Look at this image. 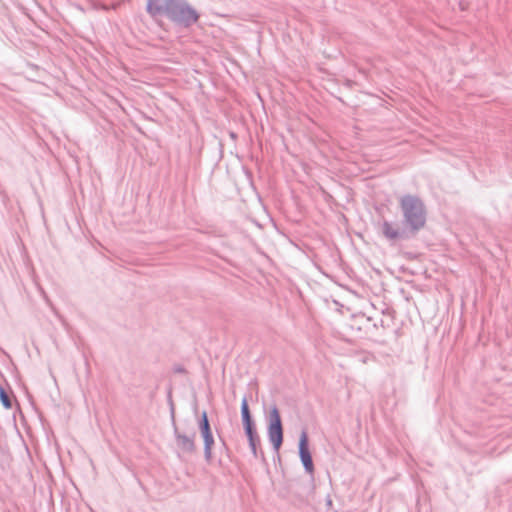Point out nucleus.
Returning <instances> with one entry per match:
<instances>
[{"label": "nucleus", "instance_id": "nucleus-1", "mask_svg": "<svg viewBox=\"0 0 512 512\" xmlns=\"http://www.w3.org/2000/svg\"><path fill=\"white\" fill-rule=\"evenodd\" d=\"M399 208L402 214L400 223L384 220L381 224V234L390 245L415 239L427 223V209L418 195H402Z\"/></svg>", "mask_w": 512, "mask_h": 512}, {"label": "nucleus", "instance_id": "nucleus-2", "mask_svg": "<svg viewBox=\"0 0 512 512\" xmlns=\"http://www.w3.org/2000/svg\"><path fill=\"white\" fill-rule=\"evenodd\" d=\"M167 19L175 26L188 29L200 19V13L187 0H169Z\"/></svg>", "mask_w": 512, "mask_h": 512}, {"label": "nucleus", "instance_id": "nucleus-3", "mask_svg": "<svg viewBox=\"0 0 512 512\" xmlns=\"http://www.w3.org/2000/svg\"><path fill=\"white\" fill-rule=\"evenodd\" d=\"M267 436L273 450L278 453L284 440L283 423L276 404L269 407L267 416Z\"/></svg>", "mask_w": 512, "mask_h": 512}, {"label": "nucleus", "instance_id": "nucleus-4", "mask_svg": "<svg viewBox=\"0 0 512 512\" xmlns=\"http://www.w3.org/2000/svg\"><path fill=\"white\" fill-rule=\"evenodd\" d=\"M198 429L203 439L204 459L207 463H211L213 459V447L215 439L212 432L210 420L207 411L203 410L197 421Z\"/></svg>", "mask_w": 512, "mask_h": 512}, {"label": "nucleus", "instance_id": "nucleus-5", "mask_svg": "<svg viewBox=\"0 0 512 512\" xmlns=\"http://www.w3.org/2000/svg\"><path fill=\"white\" fill-rule=\"evenodd\" d=\"M298 455L304 471L309 476H314L315 466L310 450L309 437L306 430H302L298 441Z\"/></svg>", "mask_w": 512, "mask_h": 512}, {"label": "nucleus", "instance_id": "nucleus-6", "mask_svg": "<svg viewBox=\"0 0 512 512\" xmlns=\"http://www.w3.org/2000/svg\"><path fill=\"white\" fill-rule=\"evenodd\" d=\"M290 493L297 498L299 503H305L308 501L310 495L315 490V478L309 476V479L303 481L302 479H296L289 483Z\"/></svg>", "mask_w": 512, "mask_h": 512}, {"label": "nucleus", "instance_id": "nucleus-7", "mask_svg": "<svg viewBox=\"0 0 512 512\" xmlns=\"http://www.w3.org/2000/svg\"><path fill=\"white\" fill-rule=\"evenodd\" d=\"M172 427L177 447L184 453L193 454L196 451V433L192 432L190 435L181 433L176 423H174V426Z\"/></svg>", "mask_w": 512, "mask_h": 512}, {"label": "nucleus", "instance_id": "nucleus-8", "mask_svg": "<svg viewBox=\"0 0 512 512\" xmlns=\"http://www.w3.org/2000/svg\"><path fill=\"white\" fill-rule=\"evenodd\" d=\"M169 0H147L146 12L153 18L160 16L168 17Z\"/></svg>", "mask_w": 512, "mask_h": 512}, {"label": "nucleus", "instance_id": "nucleus-9", "mask_svg": "<svg viewBox=\"0 0 512 512\" xmlns=\"http://www.w3.org/2000/svg\"><path fill=\"white\" fill-rule=\"evenodd\" d=\"M241 421L243 429L256 427V422L250 411L247 396L245 395L241 400L240 405Z\"/></svg>", "mask_w": 512, "mask_h": 512}, {"label": "nucleus", "instance_id": "nucleus-10", "mask_svg": "<svg viewBox=\"0 0 512 512\" xmlns=\"http://www.w3.org/2000/svg\"><path fill=\"white\" fill-rule=\"evenodd\" d=\"M247 442H248V446H249V448L251 450V453H252L253 457L255 459H258L259 457L264 459V453L260 449V447H261V439H260V437L254 438V439H250Z\"/></svg>", "mask_w": 512, "mask_h": 512}, {"label": "nucleus", "instance_id": "nucleus-11", "mask_svg": "<svg viewBox=\"0 0 512 512\" xmlns=\"http://www.w3.org/2000/svg\"><path fill=\"white\" fill-rule=\"evenodd\" d=\"M167 402H168V405H169L171 424H172V426H174V423H176V419H175V406H174V402H173V399H172L171 391H169L168 394H167Z\"/></svg>", "mask_w": 512, "mask_h": 512}, {"label": "nucleus", "instance_id": "nucleus-12", "mask_svg": "<svg viewBox=\"0 0 512 512\" xmlns=\"http://www.w3.org/2000/svg\"><path fill=\"white\" fill-rule=\"evenodd\" d=\"M244 431V434L247 438V441L250 440V439H254V438H258L260 437L259 434H258V431H257V427H254V428H246V429H243Z\"/></svg>", "mask_w": 512, "mask_h": 512}, {"label": "nucleus", "instance_id": "nucleus-13", "mask_svg": "<svg viewBox=\"0 0 512 512\" xmlns=\"http://www.w3.org/2000/svg\"><path fill=\"white\" fill-rule=\"evenodd\" d=\"M362 318H365V320L368 322V323H371L372 327L377 329L378 328V325H381L383 326V319L380 318L379 321H373V319L371 317H366L365 315L362 316Z\"/></svg>", "mask_w": 512, "mask_h": 512}, {"label": "nucleus", "instance_id": "nucleus-14", "mask_svg": "<svg viewBox=\"0 0 512 512\" xmlns=\"http://www.w3.org/2000/svg\"><path fill=\"white\" fill-rule=\"evenodd\" d=\"M173 372L177 374H187V369L181 364H175L173 366Z\"/></svg>", "mask_w": 512, "mask_h": 512}, {"label": "nucleus", "instance_id": "nucleus-15", "mask_svg": "<svg viewBox=\"0 0 512 512\" xmlns=\"http://www.w3.org/2000/svg\"><path fill=\"white\" fill-rule=\"evenodd\" d=\"M325 504H326L328 509L332 508L333 501H332L331 496L329 494L326 496Z\"/></svg>", "mask_w": 512, "mask_h": 512}, {"label": "nucleus", "instance_id": "nucleus-16", "mask_svg": "<svg viewBox=\"0 0 512 512\" xmlns=\"http://www.w3.org/2000/svg\"><path fill=\"white\" fill-rule=\"evenodd\" d=\"M229 136H230V138H231L232 140H236V139L238 138L237 133H236V132H234V131H230V132H229Z\"/></svg>", "mask_w": 512, "mask_h": 512}, {"label": "nucleus", "instance_id": "nucleus-17", "mask_svg": "<svg viewBox=\"0 0 512 512\" xmlns=\"http://www.w3.org/2000/svg\"><path fill=\"white\" fill-rule=\"evenodd\" d=\"M0 352L3 353L4 355H6L7 357H10L9 354L0 347Z\"/></svg>", "mask_w": 512, "mask_h": 512}, {"label": "nucleus", "instance_id": "nucleus-18", "mask_svg": "<svg viewBox=\"0 0 512 512\" xmlns=\"http://www.w3.org/2000/svg\"><path fill=\"white\" fill-rule=\"evenodd\" d=\"M459 6H460L461 10H465L466 9L464 4H463V2H461V1L459 2Z\"/></svg>", "mask_w": 512, "mask_h": 512}, {"label": "nucleus", "instance_id": "nucleus-19", "mask_svg": "<svg viewBox=\"0 0 512 512\" xmlns=\"http://www.w3.org/2000/svg\"><path fill=\"white\" fill-rule=\"evenodd\" d=\"M219 438H220V440H221V442H222L223 446L226 448L225 440H224L220 435H219Z\"/></svg>", "mask_w": 512, "mask_h": 512}]
</instances>
